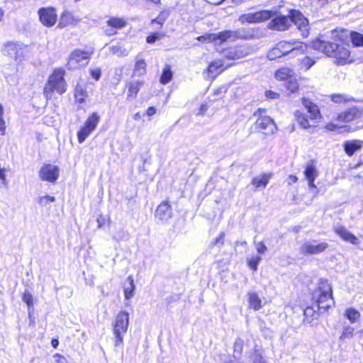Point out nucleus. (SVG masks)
Masks as SVG:
<instances>
[{
    "label": "nucleus",
    "instance_id": "nucleus-1",
    "mask_svg": "<svg viewBox=\"0 0 363 363\" xmlns=\"http://www.w3.org/2000/svg\"><path fill=\"white\" fill-rule=\"evenodd\" d=\"M312 45L315 50L323 52L330 57H333L334 62L337 65H345L353 61L350 55V51L343 45L328 42L318 38L312 43Z\"/></svg>",
    "mask_w": 363,
    "mask_h": 363
},
{
    "label": "nucleus",
    "instance_id": "nucleus-2",
    "mask_svg": "<svg viewBox=\"0 0 363 363\" xmlns=\"http://www.w3.org/2000/svg\"><path fill=\"white\" fill-rule=\"evenodd\" d=\"M302 104L310 116L308 117L307 114L298 110L294 113L295 120L301 128L307 129L310 133H313L316 129L315 124L321 118L320 110L315 104L308 99L303 98Z\"/></svg>",
    "mask_w": 363,
    "mask_h": 363
},
{
    "label": "nucleus",
    "instance_id": "nucleus-3",
    "mask_svg": "<svg viewBox=\"0 0 363 363\" xmlns=\"http://www.w3.org/2000/svg\"><path fill=\"white\" fill-rule=\"evenodd\" d=\"M314 298L317 299L319 309L327 311L335 305L333 297L332 286L327 280L321 279L313 294Z\"/></svg>",
    "mask_w": 363,
    "mask_h": 363
},
{
    "label": "nucleus",
    "instance_id": "nucleus-4",
    "mask_svg": "<svg viewBox=\"0 0 363 363\" xmlns=\"http://www.w3.org/2000/svg\"><path fill=\"white\" fill-rule=\"evenodd\" d=\"M65 72L62 69H55L50 76L44 87V95L47 99H51L53 91L60 94H64L67 90V84L64 79Z\"/></svg>",
    "mask_w": 363,
    "mask_h": 363
},
{
    "label": "nucleus",
    "instance_id": "nucleus-5",
    "mask_svg": "<svg viewBox=\"0 0 363 363\" xmlns=\"http://www.w3.org/2000/svg\"><path fill=\"white\" fill-rule=\"evenodd\" d=\"M255 33L253 30L242 29L236 32L225 31L219 33H212L208 35L201 36L198 39L199 40H201L202 39L208 40L209 41L215 42L216 44L218 41H220L221 43L233 37L248 39L255 38Z\"/></svg>",
    "mask_w": 363,
    "mask_h": 363
},
{
    "label": "nucleus",
    "instance_id": "nucleus-6",
    "mask_svg": "<svg viewBox=\"0 0 363 363\" xmlns=\"http://www.w3.org/2000/svg\"><path fill=\"white\" fill-rule=\"evenodd\" d=\"M129 325V314L126 311H121L116 316L113 323V333L115 337V346L118 347L123 343V336Z\"/></svg>",
    "mask_w": 363,
    "mask_h": 363
},
{
    "label": "nucleus",
    "instance_id": "nucleus-7",
    "mask_svg": "<svg viewBox=\"0 0 363 363\" xmlns=\"http://www.w3.org/2000/svg\"><path fill=\"white\" fill-rule=\"evenodd\" d=\"M254 116L257 117L255 123L257 128L260 129L266 135L273 134L277 130V126L274 121L267 115V110L264 108H258L255 113Z\"/></svg>",
    "mask_w": 363,
    "mask_h": 363
},
{
    "label": "nucleus",
    "instance_id": "nucleus-8",
    "mask_svg": "<svg viewBox=\"0 0 363 363\" xmlns=\"http://www.w3.org/2000/svg\"><path fill=\"white\" fill-rule=\"evenodd\" d=\"M273 18L272 23H277V13L276 11L262 10L255 13H248L240 16L241 23H262Z\"/></svg>",
    "mask_w": 363,
    "mask_h": 363
},
{
    "label": "nucleus",
    "instance_id": "nucleus-9",
    "mask_svg": "<svg viewBox=\"0 0 363 363\" xmlns=\"http://www.w3.org/2000/svg\"><path fill=\"white\" fill-rule=\"evenodd\" d=\"M101 119L97 113H92L86 120L84 125L77 133V140L79 143H83L90 134L96 128Z\"/></svg>",
    "mask_w": 363,
    "mask_h": 363
},
{
    "label": "nucleus",
    "instance_id": "nucleus-10",
    "mask_svg": "<svg viewBox=\"0 0 363 363\" xmlns=\"http://www.w3.org/2000/svg\"><path fill=\"white\" fill-rule=\"evenodd\" d=\"M27 46L18 43L8 42L4 44L3 52L15 61L20 62L25 60Z\"/></svg>",
    "mask_w": 363,
    "mask_h": 363
},
{
    "label": "nucleus",
    "instance_id": "nucleus-11",
    "mask_svg": "<svg viewBox=\"0 0 363 363\" xmlns=\"http://www.w3.org/2000/svg\"><path fill=\"white\" fill-rule=\"evenodd\" d=\"M328 247L325 242H320L316 240H307L300 247V253L306 256L319 255L325 252Z\"/></svg>",
    "mask_w": 363,
    "mask_h": 363
},
{
    "label": "nucleus",
    "instance_id": "nucleus-12",
    "mask_svg": "<svg viewBox=\"0 0 363 363\" xmlns=\"http://www.w3.org/2000/svg\"><path fill=\"white\" fill-rule=\"evenodd\" d=\"M282 55H286L289 53H295V56L304 54L307 51V45L300 41H281L277 43Z\"/></svg>",
    "mask_w": 363,
    "mask_h": 363
},
{
    "label": "nucleus",
    "instance_id": "nucleus-13",
    "mask_svg": "<svg viewBox=\"0 0 363 363\" xmlns=\"http://www.w3.org/2000/svg\"><path fill=\"white\" fill-rule=\"evenodd\" d=\"M92 54L93 50H74L69 56L67 65L71 69H75L82 66H85L89 63V58Z\"/></svg>",
    "mask_w": 363,
    "mask_h": 363
},
{
    "label": "nucleus",
    "instance_id": "nucleus-14",
    "mask_svg": "<svg viewBox=\"0 0 363 363\" xmlns=\"http://www.w3.org/2000/svg\"><path fill=\"white\" fill-rule=\"evenodd\" d=\"M59 168L51 164L43 166L40 170L39 176L43 181L55 182L59 177Z\"/></svg>",
    "mask_w": 363,
    "mask_h": 363
},
{
    "label": "nucleus",
    "instance_id": "nucleus-15",
    "mask_svg": "<svg viewBox=\"0 0 363 363\" xmlns=\"http://www.w3.org/2000/svg\"><path fill=\"white\" fill-rule=\"evenodd\" d=\"M38 14L41 23H56L57 21V14L56 9L53 7L40 8Z\"/></svg>",
    "mask_w": 363,
    "mask_h": 363
},
{
    "label": "nucleus",
    "instance_id": "nucleus-16",
    "mask_svg": "<svg viewBox=\"0 0 363 363\" xmlns=\"http://www.w3.org/2000/svg\"><path fill=\"white\" fill-rule=\"evenodd\" d=\"M250 52V48L246 45H240L226 50L225 56L228 59L236 60L247 55Z\"/></svg>",
    "mask_w": 363,
    "mask_h": 363
},
{
    "label": "nucleus",
    "instance_id": "nucleus-17",
    "mask_svg": "<svg viewBox=\"0 0 363 363\" xmlns=\"http://www.w3.org/2000/svg\"><path fill=\"white\" fill-rule=\"evenodd\" d=\"M362 112L357 108H351L344 113H340L337 121L341 123H349L350 121L359 119L362 117Z\"/></svg>",
    "mask_w": 363,
    "mask_h": 363
},
{
    "label": "nucleus",
    "instance_id": "nucleus-18",
    "mask_svg": "<svg viewBox=\"0 0 363 363\" xmlns=\"http://www.w3.org/2000/svg\"><path fill=\"white\" fill-rule=\"evenodd\" d=\"M334 230L343 240L353 245H358L359 243V239L344 226H337Z\"/></svg>",
    "mask_w": 363,
    "mask_h": 363
},
{
    "label": "nucleus",
    "instance_id": "nucleus-19",
    "mask_svg": "<svg viewBox=\"0 0 363 363\" xmlns=\"http://www.w3.org/2000/svg\"><path fill=\"white\" fill-rule=\"evenodd\" d=\"M155 216L160 220H167L172 217V208L167 202L160 204L156 211Z\"/></svg>",
    "mask_w": 363,
    "mask_h": 363
},
{
    "label": "nucleus",
    "instance_id": "nucleus-20",
    "mask_svg": "<svg viewBox=\"0 0 363 363\" xmlns=\"http://www.w3.org/2000/svg\"><path fill=\"white\" fill-rule=\"evenodd\" d=\"M123 289L124 296L126 300H129L133 297L135 286L134 284V279L132 276L128 277L126 280L123 284Z\"/></svg>",
    "mask_w": 363,
    "mask_h": 363
},
{
    "label": "nucleus",
    "instance_id": "nucleus-21",
    "mask_svg": "<svg viewBox=\"0 0 363 363\" xmlns=\"http://www.w3.org/2000/svg\"><path fill=\"white\" fill-rule=\"evenodd\" d=\"M362 145V142L360 140H350L345 143L344 150L347 155L352 156L355 152L361 150Z\"/></svg>",
    "mask_w": 363,
    "mask_h": 363
},
{
    "label": "nucleus",
    "instance_id": "nucleus-22",
    "mask_svg": "<svg viewBox=\"0 0 363 363\" xmlns=\"http://www.w3.org/2000/svg\"><path fill=\"white\" fill-rule=\"evenodd\" d=\"M248 302L250 308L255 311L259 310L262 306V301L256 293L250 292L248 293Z\"/></svg>",
    "mask_w": 363,
    "mask_h": 363
},
{
    "label": "nucleus",
    "instance_id": "nucleus-23",
    "mask_svg": "<svg viewBox=\"0 0 363 363\" xmlns=\"http://www.w3.org/2000/svg\"><path fill=\"white\" fill-rule=\"evenodd\" d=\"M304 176L307 181L315 180V179L318 177V172L315 165L312 162L308 163L306 165V169L304 170Z\"/></svg>",
    "mask_w": 363,
    "mask_h": 363
},
{
    "label": "nucleus",
    "instance_id": "nucleus-24",
    "mask_svg": "<svg viewBox=\"0 0 363 363\" xmlns=\"http://www.w3.org/2000/svg\"><path fill=\"white\" fill-rule=\"evenodd\" d=\"M270 177L271 174H263L262 175L257 176L253 178L252 184L256 188H259L261 186L265 187L267 185Z\"/></svg>",
    "mask_w": 363,
    "mask_h": 363
},
{
    "label": "nucleus",
    "instance_id": "nucleus-25",
    "mask_svg": "<svg viewBox=\"0 0 363 363\" xmlns=\"http://www.w3.org/2000/svg\"><path fill=\"white\" fill-rule=\"evenodd\" d=\"M146 73V63L144 60L136 58L133 74L135 76H142Z\"/></svg>",
    "mask_w": 363,
    "mask_h": 363
},
{
    "label": "nucleus",
    "instance_id": "nucleus-26",
    "mask_svg": "<svg viewBox=\"0 0 363 363\" xmlns=\"http://www.w3.org/2000/svg\"><path fill=\"white\" fill-rule=\"evenodd\" d=\"M75 100L79 103L83 104L85 102L86 99L88 96V93L86 89H84L83 86L77 84L75 88V93H74Z\"/></svg>",
    "mask_w": 363,
    "mask_h": 363
},
{
    "label": "nucleus",
    "instance_id": "nucleus-27",
    "mask_svg": "<svg viewBox=\"0 0 363 363\" xmlns=\"http://www.w3.org/2000/svg\"><path fill=\"white\" fill-rule=\"evenodd\" d=\"M293 74V70L289 67H284L279 69L276 73L275 77L277 79L285 80L291 77Z\"/></svg>",
    "mask_w": 363,
    "mask_h": 363
},
{
    "label": "nucleus",
    "instance_id": "nucleus-28",
    "mask_svg": "<svg viewBox=\"0 0 363 363\" xmlns=\"http://www.w3.org/2000/svg\"><path fill=\"white\" fill-rule=\"evenodd\" d=\"M143 82L142 81H135L129 84L128 86V97L135 98L137 96L138 92L140 89Z\"/></svg>",
    "mask_w": 363,
    "mask_h": 363
},
{
    "label": "nucleus",
    "instance_id": "nucleus-29",
    "mask_svg": "<svg viewBox=\"0 0 363 363\" xmlns=\"http://www.w3.org/2000/svg\"><path fill=\"white\" fill-rule=\"evenodd\" d=\"M350 40L354 47H363V34L356 31L350 33Z\"/></svg>",
    "mask_w": 363,
    "mask_h": 363
},
{
    "label": "nucleus",
    "instance_id": "nucleus-30",
    "mask_svg": "<svg viewBox=\"0 0 363 363\" xmlns=\"http://www.w3.org/2000/svg\"><path fill=\"white\" fill-rule=\"evenodd\" d=\"M223 67V63L220 60H216L209 65L208 66V72L212 74H216L223 71L222 67Z\"/></svg>",
    "mask_w": 363,
    "mask_h": 363
},
{
    "label": "nucleus",
    "instance_id": "nucleus-31",
    "mask_svg": "<svg viewBox=\"0 0 363 363\" xmlns=\"http://www.w3.org/2000/svg\"><path fill=\"white\" fill-rule=\"evenodd\" d=\"M289 17L293 23H304V21L308 22V19L301 11L298 10H291L290 11Z\"/></svg>",
    "mask_w": 363,
    "mask_h": 363
},
{
    "label": "nucleus",
    "instance_id": "nucleus-32",
    "mask_svg": "<svg viewBox=\"0 0 363 363\" xmlns=\"http://www.w3.org/2000/svg\"><path fill=\"white\" fill-rule=\"evenodd\" d=\"M345 315L352 323H355L360 318L359 312L353 308L346 309Z\"/></svg>",
    "mask_w": 363,
    "mask_h": 363
},
{
    "label": "nucleus",
    "instance_id": "nucleus-33",
    "mask_svg": "<svg viewBox=\"0 0 363 363\" xmlns=\"http://www.w3.org/2000/svg\"><path fill=\"white\" fill-rule=\"evenodd\" d=\"M301 68L305 70L309 69L316 62V58H312L308 56H305L298 59Z\"/></svg>",
    "mask_w": 363,
    "mask_h": 363
},
{
    "label": "nucleus",
    "instance_id": "nucleus-34",
    "mask_svg": "<svg viewBox=\"0 0 363 363\" xmlns=\"http://www.w3.org/2000/svg\"><path fill=\"white\" fill-rule=\"evenodd\" d=\"M172 78V72L170 67L169 65H166L163 69L162 76L160 77V82L163 84H166L171 81Z\"/></svg>",
    "mask_w": 363,
    "mask_h": 363
},
{
    "label": "nucleus",
    "instance_id": "nucleus-35",
    "mask_svg": "<svg viewBox=\"0 0 363 363\" xmlns=\"http://www.w3.org/2000/svg\"><path fill=\"white\" fill-rule=\"evenodd\" d=\"M281 56L283 55L277 44L270 50H269L267 55V57L269 60H274L278 57H281Z\"/></svg>",
    "mask_w": 363,
    "mask_h": 363
},
{
    "label": "nucleus",
    "instance_id": "nucleus-36",
    "mask_svg": "<svg viewBox=\"0 0 363 363\" xmlns=\"http://www.w3.org/2000/svg\"><path fill=\"white\" fill-rule=\"evenodd\" d=\"M22 300L27 304L29 310V314H30V308H33V295L28 290H26L23 294Z\"/></svg>",
    "mask_w": 363,
    "mask_h": 363
},
{
    "label": "nucleus",
    "instance_id": "nucleus-37",
    "mask_svg": "<svg viewBox=\"0 0 363 363\" xmlns=\"http://www.w3.org/2000/svg\"><path fill=\"white\" fill-rule=\"evenodd\" d=\"M125 24H107L105 32L107 35H112L116 33L118 29H121Z\"/></svg>",
    "mask_w": 363,
    "mask_h": 363
},
{
    "label": "nucleus",
    "instance_id": "nucleus-38",
    "mask_svg": "<svg viewBox=\"0 0 363 363\" xmlns=\"http://www.w3.org/2000/svg\"><path fill=\"white\" fill-rule=\"evenodd\" d=\"M354 328L350 326H346L343 328L342 334L340 337V340H345L352 338L354 335Z\"/></svg>",
    "mask_w": 363,
    "mask_h": 363
},
{
    "label": "nucleus",
    "instance_id": "nucleus-39",
    "mask_svg": "<svg viewBox=\"0 0 363 363\" xmlns=\"http://www.w3.org/2000/svg\"><path fill=\"white\" fill-rule=\"evenodd\" d=\"M55 201V198L54 196H48V195L39 196L38 199V203L42 206H45L48 203H52Z\"/></svg>",
    "mask_w": 363,
    "mask_h": 363
},
{
    "label": "nucleus",
    "instance_id": "nucleus-40",
    "mask_svg": "<svg viewBox=\"0 0 363 363\" xmlns=\"http://www.w3.org/2000/svg\"><path fill=\"white\" fill-rule=\"evenodd\" d=\"M286 87L291 93H294L298 89V84L296 80H289L286 82Z\"/></svg>",
    "mask_w": 363,
    "mask_h": 363
},
{
    "label": "nucleus",
    "instance_id": "nucleus-41",
    "mask_svg": "<svg viewBox=\"0 0 363 363\" xmlns=\"http://www.w3.org/2000/svg\"><path fill=\"white\" fill-rule=\"evenodd\" d=\"M289 24H268V28L272 30L284 31L289 29Z\"/></svg>",
    "mask_w": 363,
    "mask_h": 363
},
{
    "label": "nucleus",
    "instance_id": "nucleus-42",
    "mask_svg": "<svg viewBox=\"0 0 363 363\" xmlns=\"http://www.w3.org/2000/svg\"><path fill=\"white\" fill-rule=\"evenodd\" d=\"M260 261H261L260 257H259V256L252 257L248 260V265L252 269L255 271V270H257V265Z\"/></svg>",
    "mask_w": 363,
    "mask_h": 363
},
{
    "label": "nucleus",
    "instance_id": "nucleus-43",
    "mask_svg": "<svg viewBox=\"0 0 363 363\" xmlns=\"http://www.w3.org/2000/svg\"><path fill=\"white\" fill-rule=\"evenodd\" d=\"M332 101L335 103L346 102L350 101V98L343 94H334L332 96Z\"/></svg>",
    "mask_w": 363,
    "mask_h": 363
},
{
    "label": "nucleus",
    "instance_id": "nucleus-44",
    "mask_svg": "<svg viewBox=\"0 0 363 363\" xmlns=\"http://www.w3.org/2000/svg\"><path fill=\"white\" fill-rule=\"evenodd\" d=\"M4 116V107L0 104V131L1 132V135H4L5 134L6 130V123L3 118Z\"/></svg>",
    "mask_w": 363,
    "mask_h": 363
},
{
    "label": "nucleus",
    "instance_id": "nucleus-45",
    "mask_svg": "<svg viewBox=\"0 0 363 363\" xmlns=\"http://www.w3.org/2000/svg\"><path fill=\"white\" fill-rule=\"evenodd\" d=\"M162 35H161L160 33H155L151 34L150 35H148L146 38V41L148 43H153L156 40H160L162 38Z\"/></svg>",
    "mask_w": 363,
    "mask_h": 363
},
{
    "label": "nucleus",
    "instance_id": "nucleus-46",
    "mask_svg": "<svg viewBox=\"0 0 363 363\" xmlns=\"http://www.w3.org/2000/svg\"><path fill=\"white\" fill-rule=\"evenodd\" d=\"M254 244L257 252L259 254H264L267 250L266 245L262 242H255Z\"/></svg>",
    "mask_w": 363,
    "mask_h": 363
},
{
    "label": "nucleus",
    "instance_id": "nucleus-47",
    "mask_svg": "<svg viewBox=\"0 0 363 363\" xmlns=\"http://www.w3.org/2000/svg\"><path fill=\"white\" fill-rule=\"evenodd\" d=\"M298 29L301 32L303 37H307L309 34V24H298Z\"/></svg>",
    "mask_w": 363,
    "mask_h": 363
},
{
    "label": "nucleus",
    "instance_id": "nucleus-48",
    "mask_svg": "<svg viewBox=\"0 0 363 363\" xmlns=\"http://www.w3.org/2000/svg\"><path fill=\"white\" fill-rule=\"evenodd\" d=\"M90 74L94 79H95L96 80H99L101 77V71L98 67L91 68Z\"/></svg>",
    "mask_w": 363,
    "mask_h": 363
},
{
    "label": "nucleus",
    "instance_id": "nucleus-49",
    "mask_svg": "<svg viewBox=\"0 0 363 363\" xmlns=\"http://www.w3.org/2000/svg\"><path fill=\"white\" fill-rule=\"evenodd\" d=\"M53 358L56 363H68L67 358L59 353L55 354L53 355Z\"/></svg>",
    "mask_w": 363,
    "mask_h": 363
},
{
    "label": "nucleus",
    "instance_id": "nucleus-50",
    "mask_svg": "<svg viewBox=\"0 0 363 363\" xmlns=\"http://www.w3.org/2000/svg\"><path fill=\"white\" fill-rule=\"evenodd\" d=\"M325 128L330 131H335L337 129H345L346 127L345 126H339L338 125L335 124L333 123H329L325 125Z\"/></svg>",
    "mask_w": 363,
    "mask_h": 363
},
{
    "label": "nucleus",
    "instance_id": "nucleus-51",
    "mask_svg": "<svg viewBox=\"0 0 363 363\" xmlns=\"http://www.w3.org/2000/svg\"><path fill=\"white\" fill-rule=\"evenodd\" d=\"M108 50L112 54L117 55H121L123 52L121 50V47L118 45H112L108 47Z\"/></svg>",
    "mask_w": 363,
    "mask_h": 363
},
{
    "label": "nucleus",
    "instance_id": "nucleus-52",
    "mask_svg": "<svg viewBox=\"0 0 363 363\" xmlns=\"http://www.w3.org/2000/svg\"><path fill=\"white\" fill-rule=\"evenodd\" d=\"M71 20L77 21L76 19L74 18L72 13H71L70 12H68V11L63 12V13L62 15V21H71Z\"/></svg>",
    "mask_w": 363,
    "mask_h": 363
},
{
    "label": "nucleus",
    "instance_id": "nucleus-53",
    "mask_svg": "<svg viewBox=\"0 0 363 363\" xmlns=\"http://www.w3.org/2000/svg\"><path fill=\"white\" fill-rule=\"evenodd\" d=\"M265 96L269 99H277L279 97V94L269 90L265 92Z\"/></svg>",
    "mask_w": 363,
    "mask_h": 363
},
{
    "label": "nucleus",
    "instance_id": "nucleus-54",
    "mask_svg": "<svg viewBox=\"0 0 363 363\" xmlns=\"http://www.w3.org/2000/svg\"><path fill=\"white\" fill-rule=\"evenodd\" d=\"M314 181L315 180H308V187L311 190H313V193L314 194H317L318 192V190L317 189V186H315V184H314Z\"/></svg>",
    "mask_w": 363,
    "mask_h": 363
},
{
    "label": "nucleus",
    "instance_id": "nucleus-55",
    "mask_svg": "<svg viewBox=\"0 0 363 363\" xmlns=\"http://www.w3.org/2000/svg\"><path fill=\"white\" fill-rule=\"evenodd\" d=\"M224 235L225 234L223 232L220 233V235L216 239V240L213 242L212 245H216L217 244H218L220 241L223 239Z\"/></svg>",
    "mask_w": 363,
    "mask_h": 363
},
{
    "label": "nucleus",
    "instance_id": "nucleus-56",
    "mask_svg": "<svg viewBox=\"0 0 363 363\" xmlns=\"http://www.w3.org/2000/svg\"><path fill=\"white\" fill-rule=\"evenodd\" d=\"M208 107L206 104H202L199 108V115H203L206 111Z\"/></svg>",
    "mask_w": 363,
    "mask_h": 363
},
{
    "label": "nucleus",
    "instance_id": "nucleus-57",
    "mask_svg": "<svg viewBox=\"0 0 363 363\" xmlns=\"http://www.w3.org/2000/svg\"><path fill=\"white\" fill-rule=\"evenodd\" d=\"M255 363H265L262 357L259 354H256L254 360Z\"/></svg>",
    "mask_w": 363,
    "mask_h": 363
},
{
    "label": "nucleus",
    "instance_id": "nucleus-58",
    "mask_svg": "<svg viewBox=\"0 0 363 363\" xmlns=\"http://www.w3.org/2000/svg\"><path fill=\"white\" fill-rule=\"evenodd\" d=\"M156 113V109L154 107H149L147 110V115L149 116H153Z\"/></svg>",
    "mask_w": 363,
    "mask_h": 363
},
{
    "label": "nucleus",
    "instance_id": "nucleus-59",
    "mask_svg": "<svg viewBox=\"0 0 363 363\" xmlns=\"http://www.w3.org/2000/svg\"><path fill=\"white\" fill-rule=\"evenodd\" d=\"M106 23H125V22L123 21L122 19L111 18L109 20H108Z\"/></svg>",
    "mask_w": 363,
    "mask_h": 363
},
{
    "label": "nucleus",
    "instance_id": "nucleus-60",
    "mask_svg": "<svg viewBox=\"0 0 363 363\" xmlns=\"http://www.w3.org/2000/svg\"><path fill=\"white\" fill-rule=\"evenodd\" d=\"M289 184H290L291 182L293 183H296L298 181V178H297V177H296L294 175H290L289 177Z\"/></svg>",
    "mask_w": 363,
    "mask_h": 363
},
{
    "label": "nucleus",
    "instance_id": "nucleus-61",
    "mask_svg": "<svg viewBox=\"0 0 363 363\" xmlns=\"http://www.w3.org/2000/svg\"><path fill=\"white\" fill-rule=\"evenodd\" d=\"M51 344L54 348H56L59 345V342L57 340L53 339V340H52Z\"/></svg>",
    "mask_w": 363,
    "mask_h": 363
},
{
    "label": "nucleus",
    "instance_id": "nucleus-62",
    "mask_svg": "<svg viewBox=\"0 0 363 363\" xmlns=\"http://www.w3.org/2000/svg\"><path fill=\"white\" fill-rule=\"evenodd\" d=\"M133 118L134 120L138 121L141 118V116H140V113H136L133 115Z\"/></svg>",
    "mask_w": 363,
    "mask_h": 363
},
{
    "label": "nucleus",
    "instance_id": "nucleus-63",
    "mask_svg": "<svg viewBox=\"0 0 363 363\" xmlns=\"http://www.w3.org/2000/svg\"><path fill=\"white\" fill-rule=\"evenodd\" d=\"M97 223L99 224V227L101 228L103 225V222L101 221V218H97Z\"/></svg>",
    "mask_w": 363,
    "mask_h": 363
},
{
    "label": "nucleus",
    "instance_id": "nucleus-64",
    "mask_svg": "<svg viewBox=\"0 0 363 363\" xmlns=\"http://www.w3.org/2000/svg\"><path fill=\"white\" fill-rule=\"evenodd\" d=\"M318 1L321 5H325L328 3V0H318Z\"/></svg>",
    "mask_w": 363,
    "mask_h": 363
}]
</instances>
